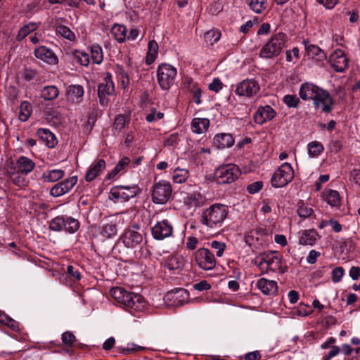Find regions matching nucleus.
<instances>
[{
  "instance_id": "nucleus-20",
  "label": "nucleus",
  "mask_w": 360,
  "mask_h": 360,
  "mask_svg": "<svg viewBox=\"0 0 360 360\" xmlns=\"http://www.w3.org/2000/svg\"><path fill=\"white\" fill-rule=\"evenodd\" d=\"M117 222L112 217L105 218L103 220L101 230V235L105 238H110L117 235Z\"/></svg>"
},
{
  "instance_id": "nucleus-51",
  "label": "nucleus",
  "mask_w": 360,
  "mask_h": 360,
  "mask_svg": "<svg viewBox=\"0 0 360 360\" xmlns=\"http://www.w3.org/2000/svg\"><path fill=\"white\" fill-rule=\"evenodd\" d=\"M84 89L81 85H70L68 89V95L77 99L81 98L84 96Z\"/></svg>"
},
{
  "instance_id": "nucleus-37",
  "label": "nucleus",
  "mask_w": 360,
  "mask_h": 360,
  "mask_svg": "<svg viewBox=\"0 0 360 360\" xmlns=\"http://www.w3.org/2000/svg\"><path fill=\"white\" fill-rule=\"evenodd\" d=\"M189 176V172L186 169L176 167L173 171L172 181L176 184L184 183Z\"/></svg>"
},
{
  "instance_id": "nucleus-47",
  "label": "nucleus",
  "mask_w": 360,
  "mask_h": 360,
  "mask_svg": "<svg viewBox=\"0 0 360 360\" xmlns=\"http://www.w3.org/2000/svg\"><path fill=\"white\" fill-rule=\"evenodd\" d=\"M247 3L256 13H261L266 6V0H247Z\"/></svg>"
},
{
  "instance_id": "nucleus-39",
  "label": "nucleus",
  "mask_w": 360,
  "mask_h": 360,
  "mask_svg": "<svg viewBox=\"0 0 360 360\" xmlns=\"http://www.w3.org/2000/svg\"><path fill=\"white\" fill-rule=\"evenodd\" d=\"M168 270H179L184 268V259L181 257H171L165 264Z\"/></svg>"
},
{
  "instance_id": "nucleus-1",
  "label": "nucleus",
  "mask_w": 360,
  "mask_h": 360,
  "mask_svg": "<svg viewBox=\"0 0 360 360\" xmlns=\"http://www.w3.org/2000/svg\"><path fill=\"white\" fill-rule=\"evenodd\" d=\"M299 94L302 100H312L316 109L321 108L323 112L332 110L333 101L330 94L312 83L305 82L300 87Z\"/></svg>"
},
{
  "instance_id": "nucleus-41",
  "label": "nucleus",
  "mask_w": 360,
  "mask_h": 360,
  "mask_svg": "<svg viewBox=\"0 0 360 360\" xmlns=\"http://www.w3.org/2000/svg\"><path fill=\"white\" fill-rule=\"evenodd\" d=\"M308 154L310 158H316L320 155L324 150L323 144L317 141L310 142L308 146Z\"/></svg>"
},
{
  "instance_id": "nucleus-32",
  "label": "nucleus",
  "mask_w": 360,
  "mask_h": 360,
  "mask_svg": "<svg viewBox=\"0 0 360 360\" xmlns=\"http://www.w3.org/2000/svg\"><path fill=\"white\" fill-rule=\"evenodd\" d=\"M158 44L155 40L149 41L146 57V63L147 65H151L154 63L158 54Z\"/></svg>"
},
{
  "instance_id": "nucleus-13",
  "label": "nucleus",
  "mask_w": 360,
  "mask_h": 360,
  "mask_svg": "<svg viewBox=\"0 0 360 360\" xmlns=\"http://www.w3.org/2000/svg\"><path fill=\"white\" fill-rule=\"evenodd\" d=\"M260 270H280L281 259L274 253L263 254L255 260Z\"/></svg>"
},
{
  "instance_id": "nucleus-36",
  "label": "nucleus",
  "mask_w": 360,
  "mask_h": 360,
  "mask_svg": "<svg viewBox=\"0 0 360 360\" xmlns=\"http://www.w3.org/2000/svg\"><path fill=\"white\" fill-rule=\"evenodd\" d=\"M64 219L65 226L63 231L71 234L78 231L80 224L77 219L68 216H64Z\"/></svg>"
},
{
  "instance_id": "nucleus-48",
  "label": "nucleus",
  "mask_w": 360,
  "mask_h": 360,
  "mask_svg": "<svg viewBox=\"0 0 360 360\" xmlns=\"http://www.w3.org/2000/svg\"><path fill=\"white\" fill-rule=\"evenodd\" d=\"M61 340L63 345L67 348H72L75 346L77 342V338L72 332L65 331L61 335Z\"/></svg>"
},
{
  "instance_id": "nucleus-31",
  "label": "nucleus",
  "mask_w": 360,
  "mask_h": 360,
  "mask_svg": "<svg viewBox=\"0 0 360 360\" xmlns=\"http://www.w3.org/2000/svg\"><path fill=\"white\" fill-rule=\"evenodd\" d=\"M318 233L315 230H305L300 238V243L304 245H313L318 239Z\"/></svg>"
},
{
  "instance_id": "nucleus-30",
  "label": "nucleus",
  "mask_w": 360,
  "mask_h": 360,
  "mask_svg": "<svg viewBox=\"0 0 360 360\" xmlns=\"http://www.w3.org/2000/svg\"><path fill=\"white\" fill-rule=\"evenodd\" d=\"M323 198L331 207L340 205L341 198L337 191L329 189L323 193Z\"/></svg>"
},
{
  "instance_id": "nucleus-23",
  "label": "nucleus",
  "mask_w": 360,
  "mask_h": 360,
  "mask_svg": "<svg viewBox=\"0 0 360 360\" xmlns=\"http://www.w3.org/2000/svg\"><path fill=\"white\" fill-rule=\"evenodd\" d=\"M235 143L232 134L229 133H221L216 134L214 137V144L218 148L231 147Z\"/></svg>"
},
{
  "instance_id": "nucleus-5",
  "label": "nucleus",
  "mask_w": 360,
  "mask_h": 360,
  "mask_svg": "<svg viewBox=\"0 0 360 360\" xmlns=\"http://www.w3.org/2000/svg\"><path fill=\"white\" fill-rule=\"evenodd\" d=\"M239 167L233 164H227L219 167L214 173V179L218 184H231L240 176Z\"/></svg>"
},
{
  "instance_id": "nucleus-52",
  "label": "nucleus",
  "mask_w": 360,
  "mask_h": 360,
  "mask_svg": "<svg viewBox=\"0 0 360 360\" xmlns=\"http://www.w3.org/2000/svg\"><path fill=\"white\" fill-rule=\"evenodd\" d=\"M163 117V112H158L155 108H152L150 112L146 115V120L148 122H153L162 119Z\"/></svg>"
},
{
  "instance_id": "nucleus-27",
  "label": "nucleus",
  "mask_w": 360,
  "mask_h": 360,
  "mask_svg": "<svg viewBox=\"0 0 360 360\" xmlns=\"http://www.w3.org/2000/svg\"><path fill=\"white\" fill-rule=\"evenodd\" d=\"M53 276H60L59 279L61 283L67 285H71L72 281H79L81 278L79 271H55Z\"/></svg>"
},
{
  "instance_id": "nucleus-53",
  "label": "nucleus",
  "mask_w": 360,
  "mask_h": 360,
  "mask_svg": "<svg viewBox=\"0 0 360 360\" xmlns=\"http://www.w3.org/2000/svg\"><path fill=\"white\" fill-rule=\"evenodd\" d=\"M283 103L289 108H297L299 98L295 95H285L283 98Z\"/></svg>"
},
{
  "instance_id": "nucleus-3",
  "label": "nucleus",
  "mask_w": 360,
  "mask_h": 360,
  "mask_svg": "<svg viewBox=\"0 0 360 360\" xmlns=\"http://www.w3.org/2000/svg\"><path fill=\"white\" fill-rule=\"evenodd\" d=\"M286 37L283 33L273 35L263 46L259 52L262 58H271L278 56L285 46Z\"/></svg>"
},
{
  "instance_id": "nucleus-8",
  "label": "nucleus",
  "mask_w": 360,
  "mask_h": 360,
  "mask_svg": "<svg viewBox=\"0 0 360 360\" xmlns=\"http://www.w3.org/2000/svg\"><path fill=\"white\" fill-rule=\"evenodd\" d=\"M172 186L169 182L166 181H160L153 186L152 199L156 204L166 203L172 195Z\"/></svg>"
},
{
  "instance_id": "nucleus-19",
  "label": "nucleus",
  "mask_w": 360,
  "mask_h": 360,
  "mask_svg": "<svg viewBox=\"0 0 360 360\" xmlns=\"http://www.w3.org/2000/svg\"><path fill=\"white\" fill-rule=\"evenodd\" d=\"M276 115V111L271 106H260L254 115V120L257 124H262L274 118Z\"/></svg>"
},
{
  "instance_id": "nucleus-64",
  "label": "nucleus",
  "mask_w": 360,
  "mask_h": 360,
  "mask_svg": "<svg viewBox=\"0 0 360 360\" xmlns=\"http://www.w3.org/2000/svg\"><path fill=\"white\" fill-rule=\"evenodd\" d=\"M262 355L257 350L248 352L245 354V360H261Z\"/></svg>"
},
{
  "instance_id": "nucleus-58",
  "label": "nucleus",
  "mask_w": 360,
  "mask_h": 360,
  "mask_svg": "<svg viewBox=\"0 0 360 360\" xmlns=\"http://www.w3.org/2000/svg\"><path fill=\"white\" fill-rule=\"evenodd\" d=\"M191 84H192L191 91L193 93V101L195 103L200 104L201 103V89L197 86L195 83H193L192 82H191Z\"/></svg>"
},
{
  "instance_id": "nucleus-17",
  "label": "nucleus",
  "mask_w": 360,
  "mask_h": 360,
  "mask_svg": "<svg viewBox=\"0 0 360 360\" xmlns=\"http://www.w3.org/2000/svg\"><path fill=\"white\" fill-rule=\"evenodd\" d=\"M77 179L72 176L61 182L55 184L50 191V194L54 197H59L69 192L76 184Z\"/></svg>"
},
{
  "instance_id": "nucleus-61",
  "label": "nucleus",
  "mask_w": 360,
  "mask_h": 360,
  "mask_svg": "<svg viewBox=\"0 0 360 360\" xmlns=\"http://www.w3.org/2000/svg\"><path fill=\"white\" fill-rule=\"evenodd\" d=\"M263 186V183L262 181H255L247 186V191L251 193L254 194L259 192Z\"/></svg>"
},
{
  "instance_id": "nucleus-28",
  "label": "nucleus",
  "mask_w": 360,
  "mask_h": 360,
  "mask_svg": "<svg viewBox=\"0 0 360 360\" xmlns=\"http://www.w3.org/2000/svg\"><path fill=\"white\" fill-rule=\"evenodd\" d=\"M210 126V120L207 118H193L191 122L192 131L195 134L205 133Z\"/></svg>"
},
{
  "instance_id": "nucleus-38",
  "label": "nucleus",
  "mask_w": 360,
  "mask_h": 360,
  "mask_svg": "<svg viewBox=\"0 0 360 360\" xmlns=\"http://www.w3.org/2000/svg\"><path fill=\"white\" fill-rule=\"evenodd\" d=\"M127 28L122 25H115L112 28V34L115 39L119 42L122 43L127 39Z\"/></svg>"
},
{
  "instance_id": "nucleus-6",
  "label": "nucleus",
  "mask_w": 360,
  "mask_h": 360,
  "mask_svg": "<svg viewBox=\"0 0 360 360\" xmlns=\"http://www.w3.org/2000/svg\"><path fill=\"white\" fill-rule=\"evenodd\" d=\"M141 227L136 224L129 226L121 236L120 240L127 248L134 249L139 247L143 240Z\"/></svg>"
},
{
  "instance_id": "nucleus-14",
  "label": "nucleus",
  "mask_w": 360,
  "mask_h": 360,
  "mask_svg": "<svg viewBox=\"0 0 360 360\" xmlns=\"http://www.w3.org/2000/svg\"><path fill=\"white\" fill-rule=\"evenodd\" d=\"M114 84L112 76L107 74L103 80L99 84L98 87V96L101 105H105L108 102V96L114 93Z\"/></svg>"
},
{
  "instance_id": "nucleus-45",
  "label": "nucleus",
  "mask_w": 360,
  "mask_h": 360,
  "mask_svg": "<svg viewBox=\"0 0 360 360\" xmlns=\"http://www.w3.org/2000/svg\"><path fill=\"white\" fill-rule=\"evenodd\" d=\"M0 325L6 326L13 330H18L19 323L4 312L0 311Z\"/></svg>"
},
{
  "instance_id": "nucleus-46",
  "label": "nucleus",
  "mask_w": 360,
  "mask_h": 360,
  "mask_svg": "<svg viewBox=\"0 0 360 360\" xmlns=\"http://www.w3.org/2000/svg\"><path fill=\"white\" fill-rule=\"evenodd\" d=\"M91 58L92 61L96 64H100L103 60V51L101 47L98 44L92 45L91 48Z\"/></svg>"
},
{
  "instance_id": "nucleus-62",
  "label": "nucleus",
  "mask_w": 360,
  "mask_h": 360,
  "mask_svg": "<svg viewBox=\"0 0 360 360\" xmlns=\"http://www.w3.org/2000/svg\"><path fill=\"white\" fill-rule=\"evenodd\" d=\"M222 86L221 80L219 78H214L209 84V89L217 93L222 89Z\"/></svg>"
},
{
  "instance_id": "nucleus-44",
  "label": "nucleus",
  "mask_w": 360,
  "mask_h": 360,
  "mask_svg": "<svg viewBox=\"0 0 360 360\" xmlns=\"http://www.w3.org/2000/svg\"><path fill=\"white\" fill-rule=\"evenodd\" d=\"M265 232L263 229H256L251 230L246 236H245V243L248 244L250 246L255 245V238H256V240H259V236L262 237L263 236H265Z\"/></svg>"
},
{
  "instance_id": "nucleus-54",
  "label": "nucleus",
  "mask_w": 360,
  "mask_h": 360,
  "mask_svg": "<svg viewBox=\"0 0 360 360\" xmlns=\"http://www.w3.org/2000/svg\"><path fill=\"white\" fill-rule=\"evenodd\" d=\"M210 246L212 249L216 250V255L217 257H221L226 248V245L224 243L217 240L212 241L210 243Z\"/></svg>"
},
{
  "instance_id": "nucleus-15",
  "label": "nucleus",
  "mask_w": 360,
  "mask_h": 360,
  "mask_svg": "<svg viewBox=\"0 0 360 360\" xmlns=\"http://www.w3.org/2000/svg\"><path fill=\"white\" fill-rule=\"evenodd\" d=\"M120 304L131 308L136 311L141 310L145 307L143 297L139 295L125 290Z\"/></svg>"
},
{
  "instance_id": "nucleus-33",
  "label": "nucleus",
  "mask_w": 360,
  "mask_h": 360,
  "mask_svg": "<svg viewBox=\"0 0 360 360\" xmlns=\"http://www.w3.org/2000/svg\"><path fill=\"white\" fill-rule=\"evenodd\" d=\"M39 26V23H37V22H29L28 24L23 25L19 30V31L16 35V40L18 41H22L29 34L32 33V32H34L37 29H38Z\"/></svg>"
},
{
  "instance_id": "nucleus-43",
  "label": "nucleus",
  "mask_w": 360,
  "mask_h": 360,
  "mask_svg": "<svg viewBox=\"0 0 360 360\" xmlns=\"http://www.w3.org/2000/svg\"><path fill=\"white\" fill-rule=\"evenodd\" d=\"M131 160L128 157L122 158L112 172L109 174V178L115 177L117 174L121 172H124L130 163Z\"/></svg>"
},
{
  "instance_id": "nucleus-18",
  "label": "nucleus",
  "mask_w": 360,
  "mask_h": 360,
  "mask_svg": "<svg viewBox=\"0 0 360 360\" xmlns=\"http://www.w3.org/2000/svg\"><path fill=\"white\" fill-rule=\"evenodd\" d=\"M34 56L49 65H56L58 58L54 52L45 46H41L34 51Z\"/></svg>"
},
{
  "instance_id": "nucleus-21",
  "label": "nucleus",
  "mask_w": 360,
  "mask_h": 360,
  "mask_svg": "<svg viewBox=\"0 0 360 360\" xmlns=\"http://www.w3.org/2000/svg\"><path fill=\"white\" fill-rule=\"evenodd\" d=\"M105 168V161L103 159H99L95 161L90 165L86 173V181L91 182L95 179Z\"/></svg>"
},
{
  "instance_id": "nucleus-40",
  "label": "nucleus",
  "mask_w": 360,
  "mask_h": 360,
  "mask_svg": "<svg viewBox=\"0 0 360 360\" xmlns=\"http://www.w3.org/2000/svg\"><path fill=\"white\" fill-rule=\"evenodd\" d=\"M305 44V50L307 53V55L311 58H317V59L321 60V58L325 57V54L323 51L316 45L309 44L308 43L304 41Z\"/></svg>"
},
{
  "instance_id": "nucleus-11",
  "label": "nucleus",
  "mask_w": 360,
  "mask_h": 360,
  "mask_svg": "<svg viewBox=\"0 0 360 360\" xmlns=\"http://www.w3.org/2000/svg\"><path fill=\"white\" fill-rule=\"evenodd\" d=\"M195 260L202 270H212L216 265L214 255L205 248H200L195 252Z\"/></svg>"
},
{
  "instance_id": "nucleus-59",
  "label": "nucleus",
  "mask_w": 360,
  "mask_h": 360,
  "mask_svg": "<svg viewBox=\"0 0 360 360\" xmlns=\"http://www.w3.org/2000/svg\"><path fill=\"white\" fill-rule=\"evenodd\" d=\"M76 57L77 58L79 63L82 65L87 66L90 63L89 56L88 53H86L85 52L78 51L76 53Z\"/></svg>"
},
{
  "instance_id": "nucleus-10",
  "label": "nucleus",
  "mask_w": 360,
  "mask_h": 360,
  "mask_svg": "<svg viewBox=\"0 0 360 360\" xmlns=\"http://www.w3.org/2000/svg\"><path fill=\"white\" fill-rule=\"evenodd\" d=\"M260 86L255 79H246L236 84L235 93L242 97L251 98L259 91Z\"/></svg>"
},
{
  "instance_id": "nucleus-16",
  "label": "nucleus",
  "mask_w": 360,
  "mask_h": 360,
  "mask_svg": "<svg viewBox=\"0 0 360 360\" xmlns=\"http://www.w3.org/2000/svg\"><path fill=\"white\" fill-rule=\"evenodd\" d=\"M329 61L336 72H342L348 67L349 59L341 49L335 50L330 54Z\"/></svg>"
},
{
  "instance_id": "nucleus-24",
  "label": "nucleus",
  "mask_w": 360,
  "mask_h": 360,
  "mask_svg": "<svg viewBox=\"0 0 360 360\" xmlns=\"http://www.w3.org/2000/svg\"><path fill=\"white\" fill-rule=\"evenodd\" d=\"M8 174L11 181L18 187H24L27 185L28 181L26 174H22L16 168L11 167L8 169Z\"/></svg>"
},
{
  "instance_id": "nucleus-50",
  "label": "nucleus",
  "mask_w": 360,
  "mask_h": 360,
  "mask_svg": "<svg viewBox=\"0 0 360 360\" xmlns=\"http://www.w3.org/2000/svg\"><path fill=\"white\" fill-rule=\"evenodd\" d=\"M220 37L221 33L216 30H209L204 35L205 41L210 45H213L217 43L219 40Z\"/></svg>"
},
{
  "instance_id": "nucleus-7",
  "label": "nucleus",
  "mask_w": 360,
  "mask_h": 360,
  "mask_svg": "<svg viewBox=\"0 0 360 360\" xmlns=\"http://www.w3.org/2000/svg\"><path fill=\"white\" fill-rule=\"evenodd\" d=\"M294 177L293 169L290 163H283L274 173L271 181L275 188H281L290 182Z\"/></svg>"
},
{
  "instance_id": "nucleus-49",
  "label": "nucleus",
  "mask_w": 360,
  "mask_h": 360,
  "mask_svg": "<svg viewBox=\"0 0 360 360\" xmlns=\"http://www.w3.org/2000/svg\"><path fill=\"white\" fill-rule=\"evenodd\" d=\"M64 221V216H57L50 221L49 229L53 231H62L65 226Z\"/></svg>"
},
{
  "instance_id": "nucleus-35",
  "label": "nucleus",
  "mask_w": 360,
  "mask_h": 360,
  "mask_svg": "<svg viewBox=\"0 0 360 360\" xmlns=\"http://www.w3.org/2000/svg\"><path fill=\"white\" fill-rule=\"evenodd\" d=\"M59 90L53 85L46 86L41 91V97L46 101H52L58 96Z\"/></svg>"
},
{
  "instance_id": "nucleus-42",
  "label": "nucleus",
  "mask_w": 360,
  "mask_h": 360,
  "mask_svg": "<svg viewBox=\"0 0 360 360\" xmlns=\"http://www.w3.org/2000/svg\"><path fill=\"white\" fill-rule=\"evenodd\" d=\"M32 111V105L28 101H22L20 106L18 118L22 122L27 121Z\"/></svg>"
},
{
  "instance_id": "nucleus-63",
  "label": "nucleus",
  "mask_w": 360,
  "mask_h": 360,
  "mask_svg": "<svg viewBox=\"0 0 360 360\" xmlns=\"http://www.w3.org/2000/svg\"><path fill=\"white\" fill-rule=\"evenodd\" d=\"M37 72L32 69H25L22 73V78L27 82H31L35 79Z\"/></svg>"
},
{
  "instance_id": "nucleus-56",
  "label": "nucleus",
  "mask_w": 360,
  "mask_h": 360,
  "mask_svg": "<svg viewBox=\"0 0 360 360\" xmlns=\"http://www.w3.org/2000/svg\"><path fill=\"white\" fill-rule=\"evenodd\" d=\"M127 124V120L124 115H117L113 123V127L115 130L121 131L122 129H124Z\"/></svg>"
},
{
  "instance_id": "nucleus-29",
  "label": "nucleus",
  "mask_w": 360,
  "mask_h": 360,
  "mask_svg": "<svg viewBox=\"0 0 360 360\" xmlns=\"http://www.w3.org/2000/svg\"><path fill=\"white\" fill-rule=\"evenodd\" d=\"M65 176V172L60 169H49L41 175L44 182H55L61 179Z\"/></svg>"
},
{
  "instance_id": "nucleus-12",
  "label": "nucleus",
  "mask_w": 360,
  "mask_h": 360,
  "mask_svg": "<svg viewBox=\"0 0 360 360\" xmlns=\"http://www.w3.org/2000/svg\"><path fill=\"white\" fill-rule=\"evenodd\" d=\"M172 233V224L167 219L158 221L151 227V233L155 240H164L170 237Z\"/></svg>"
},
{
  "instance_id": "nucleus-22",
  "label": "nucleus",
  "mask_w": 360,
  "mask_h": 360,
  "mask_svg": "<svg viewBox=\"0 0 360 360\" xmlns=\"http://www.w3.org/2000/svg\"><path fill=\"white\" fill-rule=\"evenodd\" d=\"M12 167L16 168L21 174L27 175L35 167V163L30 158L21 156L17 160L15 165Z\"/></svg>"
},
{
  "instance_id": "nucleus-26",
  "label": "nucleus",
  "mask_w": 360,
  "mask_h": 360,
  "mask_svg": "<svg viewBox=\"0 0 360 360\" xmlns=\"http://www.w3.org/2000/svg\"><path fill=\"white\" fill-rule=\"evenodd\" d=\"M37 135L46 143L48 147L53 148L57 143L55 135L49 129L41 128L37 131Z\"/></svg>"
},
{
  "instance_id": "nucleus-25",
  "label": "nucleus",
  "mask_w": 360,
  "mask_h": 360,
  "mask_svg": "<svg viewBox=\"0 0 360 360\" xmlns=\"http://www.w3.org/2000/svg\"><path fill=\"white\" fill-rule=\"evenodd\" d=\"M257 285L264 295H274L277 292V283L274 281L262 278L257 281Z\"/></svg>"
},
{
  "instance_id": "nucleus-34",
  "label": "nucleus",
  "mask_w": 360,
  "mask_h": 360,
  "mask_svg": "<svg viewBox=\"0 0 360 360\" xmlns=\"http://www.w3.org/2000/svg\"><path fill=\"white\" fill-rule=\"evenodd\" d=\"M55 30L56 34H60L64 39L70 41H75L76 40L75 33L68 27L60 24H56L55 25Z\"/></svg>"
},
{
  "instance_id": "nucleus-2",
  "label": "nucleus",
  "mask_w": 360,
  "mask_h": 360,
  "mask_svg": "<svg viewBox=\"0 0 360 360\" xmlns=\"http://www.w3.org/2000/svg\"><path fill=\"white\" fill-rule=\"evenodd\" d=\"M228 214L227 207L222 204H214L202 214L200 222L211 229L221 226Z\"/></svg>"
},
{
  "instance_id": "nucleus-9",
  "label": "nucleus",
  "mask_w": 360,
  "mask_h": 360,
  "mask_svg": "<svg viewBox=\"0 0 360 360\" xmlns=\"http://www.w3.org/2000/svg\"><path fill=\"white\" fill-rule=\"evenodd\" d=\"M139 192V188L136 185L131 186H117L111 188L110 198L121 202L127 201L136 196Z\"/></svg>"
},
{
  "instance_id": "nucleus-55",
  "label": "nucleus",
  "mask_w": 360,
  "mask_h": 360,
  "mask_svg": "<svg viewBox=\"0 0 360 360\" xmlns=\"http://www.w3.org/2000/svg\"><path fill=\"white\" fill-rule=\"evenodd\" d=\"M297 212L301 218L306 219L311 216L314 211L311 207L302 204L298 207Z\"/></svg>"
},
{
  "instance_id": "nucleus-60",
  "label": "nucleus",
  "mask_w": 360,
  "mask_h": 360,
  "mask_svg": "<svg viewBox=\"0 0 360 360\" xmlns=\"http://www.w3.org/2000/svg\"><path fill=\"white\" fill-rule=\"evenodd\" d=\"M118 79L121 82L123 88H126L129 84V77L123 70H120L118 73Z\"/></svg>"
},
{
  "instance_id": "nucleus-4",
  "label": "nucleus",
  "mask_w": 360,
  "mask_h": 360,
  "mask_svg": "<svg viewBox=\"0 0 360 360\" xmlns=\"http://www.w3.org/2000/svg\"><path fill=\"white\" fill-rule=\"evenodd\" d=\"M176 69L167 63L160 64L157 69V79L162 90L167 91L175 83Z\"/></svg>"
},
{
  "instance_id": "nucleus-57",
  "label": "nucleus",
  "mask_w": 360,
  "mask_h": 360,
  "mask_svg": "<svg viewBox=\"0 0 360 360\" xmlns=\"http://www.w3.org/2000/svg\"><path fill=\"white\" fill-rule=\"evenodd\" d=\"M125 290L120 287H115L111 288L110 292V295L118 302H121L123 294Z\"/></svg>"
}]
</instances>
